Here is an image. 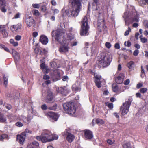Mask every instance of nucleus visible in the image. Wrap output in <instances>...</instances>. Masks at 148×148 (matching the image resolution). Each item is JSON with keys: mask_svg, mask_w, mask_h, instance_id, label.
<instances>
[{"mask_svg": "<svg viewBox=\"0 0 148 148\" xmlns=\"http://www.w3.org/2000/svg\"><path fill=\"white\" fill-rule=\"evenodd\" d=\"M69 1L71 7L70 9L69 16L75 17L78 15L81 9V2L80 0H69Z\"/></svg>", "mask_w": 148, "mask_h": 148, "instance_id": "f257e3e1", "label": "nucleus"}, {"mask_svg": "<svg viewBox=\"0 0 148 148\" xmlns=\"http://www.w3.org/2000/svg\"><path fill=\"white\" fill-rule=\"evenodd\" d=\"M60 38H57L58 42L60 43H63L66 45L60 46L59 48V51L61 53H66L68 52L69 51V47L67 45L72 40L73 38L71 34L69 33L68 34L63 36V42L60 40Z\"/></svg>", "mask_w": 148, "mask_h": 148, "instance_id": "f03ea898", "label": "nucleus"}, {"mask_svg": "<svg viewBox=\"0 0 148 148\" xmlns=\"http://www.w3.org/2000/svg\"><path fill=\"white\" fill-rule=\"evenodd\" d=\"M112 56L110 53L104 56L103 59L99 60L98 63L100 68H104L109 65L112 60Z\"/></svg>", "mask_w": 148, "mask_h": 148, "instance_id": "7ed1b4c3", "label": "nucleus"}, {"mask_svg": "<svg viewBox=\"0 0 148 148\" xmlns=\"http://www.w3.org/2000/svg\"><path fill=\"white\" fill-rule=\"evenodd\" d=\"M64 110L66 112L71 116H73L75 115L76 112V108L74 102H68L63 105Z\"/></svg>", "mask_w": 148, "mask_h": 148, "instance_id": "20e7f679", "label": "nucleus"}, {"mask_svg": "<svg viewBox=\"0 0 148 148\" xmlns=\"http://www.w3.org/2000/svg\"><path fill=\"white\" fill-rule=\"evenodd\" d=\"M56 136L50 133H45L42 134L41 136H37L36 139L40 141H41L43 143L49 142L53 140Z\"/></svg>", "mask_w": 148, "mask_h": 148, "instance_id": "39448f33", "label": "nucleus"}, {"mask_svg": "<svg viewBox=\"0 0 148 148\" xmlns=\"http://www.w3.org/2000/svg\"><path fill=\"white\" fill-rule=\"evenodd\" d=\"M89 27L88 23L87 18L84 16L82 19L81 21V29L80 34L81 36L88 35V32Z\"/></svg>", "mask_w": 148, "mask_h": 148, "instance_id": "423d86ee", "label": "nucleus"}, {"mask_svg": "<svg viewBox=\"0 0 148 148\" xmlns=\"http://www.w3.org/2000/svg\"><path fill=\"white\" fill-rule=\"evenodd\" d=\"M132 100V97H129L127 100L121 107L120 111L122 115H125L129 112L130 106Z\"/></svg>", "mask_w": 148, "mask_h": 148, "instance_id": "0eeeda50", "label": "nucleus"}, {"mask_svg": "<svg viewBox=\"0 0 148 148\" xmlns=\"http://www.w3.org/2000/svg\"><path fill=\"white\" fill-rule=\"evenodd\" d=\"M125 15L126 17H134L132 21V23L134 22H138L139 21L138 15L137 12L135 10H134L132 12H130L127 11L125 13Z\"/></svg>", "mask_w": 148, "mask_h": 148, "instance_id": "6e6552de", "label": "nucleus"}, {"mask_svg": "<svg viewBox=\"0 0 148 148\" xmlns=\"http://www.w3.org/2000/svg\"><path fill=\"white\" fill-rule=\"evenodd\" d=\"M46 102L48 103H52L55 101L52 92L50 91H48L47 95L45 99Z\"/></svg>", "mask_w": 148, "mask_h": 148, "instance_id": "1a4fd4ad", "label": "nucleus"}, {"mask_svg": "<svg viewBox=\"0 0 148 148\" xmlns=\"http://www.w3.org/2000/svg\"><path fill=\"white\" fill-rule=\"evenodd\" d=\"M60 26L61 27L60 29V30L58 32H59V34H56V40H57V38H61L62 37H63V36L64 35H66L67 34H65V30L63 29V27H64V25L63 23H60Z\"/></svg>", "mask_w": 148, "mask_h": 148, "instance_id": "9d476101", "label": "nucleus"}, {"mask_svg": "<svg viewBox=\"0 0 148 148\" xmlns=\"http://www.w3.org/2000/svg\"><path fill=\"white\" fill-rule=\"evenodd\" d=\"M94 82L96 84L97 87L99 88L101 87V77L98 74H94Z\"/></svg>", "mask_w": 148, "mask_h": 148, "instance_id": "9b49d317", "label": "nucleus"}, {"mask_svg": "<svg viewBox=\"0 0 148 148\" xmlns=\"http://www.w3.org/2000/svg\"><path fill=\"white\" fill-rule=\"evenodd\" d=\"M63 135L64 137L65 136L66 140L70 143L73 142L75 138V136L73 134L66 132H64Z\"/></svg>", "mask_w": 148, "mask_h": 148, "instance_id": "f8f14e48", "label": "nucleus"}, {"mask_svg": "<svg viewBox=\"0 0 148 148\" xmlns=\"http://www.w3.org/2000/svg\"><path fill=\"white\" fill-rule=\"evenodd\" d=\"M26 134H25V132H22L19 135H17V140L21 144H23V142L25 140Z\"/></svg>", "mask_w": 148, "mask_h": 148, "instance_id": "ddd939ff", "label": "nucleus"}, {"mask_svg": "<svg viewBox=\"0 0 148 148\" xmlns=\"http://www.w3.org/2000/svg\"><path fill=\"white\" fill-rule=\"evenodd\" d=\"M26 23L27 26L29 27L32 26L34 27L35 25V21L30 16L26 19Z\"/></svg>", "mask_w": 148, "mask_h": 148, "instance_id": "4468645a", "label": "nucleus"}, {"mask_svg": "<svg viewBox=\"0 0 148 148\" xmlns=\"http://www.w3.org/2000/svg\"><path fill=\"white\" fill-rule=\"evenodd\" d=\"M40 41L43 45H46L48 42V39L45 35H41L40 36Z\"/></svg>", "mask_w": 148, "mask_h": 148, "instance_id": "2eb2a0df", "label": "nucleus"}, {"mask_svg": "<svg viewBox=\"0 0 148 148\" xmlns=\"http://www.w3.org/2000/svg\"><path fill=\"white\" fill-rule=\"evenodd\" d=\"M84 137L86 139H91L92 138L93 135L92 132L89 130H86L84 131Z\"/></svg>", "mask_w": 148, "mask_h": 148, "instance_id": "dca6fc26", "label": "nucleus"}, {"mask_svg": "<svg viewBox=\"0 0 148 148\" xmlns=\"http://www.w3.org/2000/svg\"><path fill=\"white\" fill-rule=\"evenodd\" d=\"M1 35L6 38L8 36V34L5 27L0 26V36Z\"/></svg>", "mask_w": 148, "mask_h": 148, "instance_id": "f3484780", "label": "nucleus"}, {"mask_svg": "<svg viewBox=\"0 0 148 148\" xmlns=\"http://www.w3.org/2000/svg\"><path fill=\"white\" fill-rule=\"evenodd\" d=\"M6 6V3L5 0H0V7L2 12H5L6 11V9L5 8Z\"/></svg>", "mask_w": 148, "mask_h": 148, "instance_id": "a211bd4d", "label": "nucleus"}, {"mask_svg": "<svg viewBox=\"0 0 148 148\" xmlns=\"http://www.w3.org/2000/svg\"><path fill=\"white\" fill-rule=\"evenodd\" d=\"M22 25L20 23H18L16 25H13L10 27V29L12 32L16 31L18 29H21Z\"/></svg>", "mask_w": 148, "mask_h": 148, "instance_id": "6ab92c4d", "label": "nucleus"}, {"mask_svg": "<svg viewBox=\"0 0 148 148\" xmlns=\"http://www.w3.org/2000/svg\"><path fill=\"white\" fill-rule=\"evenodd\" d=\"M48 116L50 118L51 121L52 122L56 121V113L52 111L49 112L47 114Z\"/></svg>", "mask_w": 148, "mask_h": 148, "instance_id": "aec40b11", "label": "nucleus"}, {"mask_svg": "<svg viewBox=\"0 0 148 148\" xmlns=\"http://www.w3.org/2000/svg\"><path fill=\"white\" fill-rule=\"evenodd\" d=\"M72 89L73 91L74 92H77L81 90V88L79 86L75 84L72 86Z\"/></svg>", "mask_w": 148, "mask_h": 148, "instance_id": "412c9836", "label": "nucleus"}, {"mask_svg": "<svg viewBox=\"0 0 148 148\" xmlns=\"http://www.w3.org/2000/svg\"><path fill=\"white\" fill-rule=\"evenodd\" d=\"M13 56L15 62L19 60L20 55L16 51H14L13 52Z\"/></svg>", "mask_w": 148, "mask_h": 148, "instance_id": "4be33fe9", "label": "nucleus"}, {"mask_svg": "<svg viewBox=\"0 0 148 148\" xmlns=\"http://www.w3.org/2000/svg\"><path fill=\"white\" fill-rule=\"evenodd\" d=\"M8 77L4 75L3 77V81L4 85L6 87H7L8 86Z\"/></svg>", "mask_w": 148, "mask_h": 148, "instance_id": "5701e85b", "label": "nucleus"}, {"mask_svg": "<svg viewBox=\"0 0 148 148\" xmlns=\"http://www.w3.org/2000/svg\"><path fill=\"white\" fill-rule=\"evenodd\" d=\"M116 81L117 84H121L123 81V78L120 76H118L116 79Z\"/></svg>", "mask_w": 148, "mask_h": 148, "instance_id": "b1692460", "label": "nucleus"}, {"mask_svg": "<svg viewBox=\"0 0 148 148\" xmlns=\"http://www.w3.org/2000/svg\"><path fill=\"white\" fill-rule=\"evenodd\" d=\"M6 120V119L4 115L0 112V121L5 122Z\"/></svg>", "mask_w": 148, "mask_h": 148, "instance_id": "393cba45", "label": "nucleus"}, {"mask_svg": "<svg viewBox=\"0 0 148 148\" xmlns=\"http://www.w3.org/2000/svg\"><path fill=\"white\" fill-rule=\"evenodd\" d=\"M134 63L132 61H131L127 64V67L130 69H133L134 68L133 66Z\"/></svg>", "mask_w": 148, "mask_h": 148, "instance_id": "a878e982", "label": "nucleus"}, {"mask_svg": "<svg viewBox=\"0 0 148 148\" xmlns=\"http://www.w3.org/2000/svg\"><path fill=\"white\" fill-rule=\"evenodd\" d=\"M33 14L37 16H38L40 15V13L39 11L37 10L34 9L32 11Z\"/></svg>", "mask_w": 148, "mask_h": 148, "instance_id": "bb28decb", "label": "nucleus"}, {"mask_svg": "<svg viewBox=\"0 0 148 148\" xmlns=\"http://www.w3.org/2000/svg\"><path fill=\"white\" fill-rule=\"evenodd\" d=\"M61 78V76L60 74V72L56 69V81L60 80Z\"/></svg>", "mask_w": 148, "mask_h": 148, "instance_id": "cd10ccee", "label": "nucleus"}, {"mask_svg": "<svg viewBox=\"0 0 148 148\" xmlns=\"http://www.w3.org/2000/svg\"><path fill=\"white\" fill-rule=\"evenodd\" d=\"M34 52L37 54L41 55V50L38 47H36L34 49Z\"/></svg>", "mask_w": 148, "mask_h": 148, "instance_id": "c85d7f7f", "label": "nucleus"}, {"mask_svg": "<svg viewBox=\"0 0 148 148\" xmlns=\"http://www.w3.org/2000/svg\"><path fill=\"white\" fill-rule=\"evenodd\" d=\"M10 43L14 47H16L18 45V43L17 42H15L13 39H11L10 41Z\"/></svg>", "mask_w": 148, "mask_h": 148, "instance_id": "c756f323", "label": "nucleus"}, {"mask_svg": "<svg viewBox=\"0 0 148 148\" xmlns=\"http://www.w3.org/2000/svg\"><path fill=\"white\" fill-rule=\"evenodd\" d=\"M123 148H131L130 143L129 142H125L123 145Z\"/></svg>", "mask_w": 148, "mask_h": 148, "instance_id": "7c9ffc66", "label": "nucleus"}, {"mask_svg": "<svg viewBox=\"0 0 148 148\" xmlns=\"http://www.w3.org/2000/svg\"><path fill=\"white\" fill-rule=\"evenodd\" d=\"M51 35L52 36V41H53L54 40H56V30L52 31Z\"/></svg>", "mask_w": 148, "mask_h": 148, "instance_id": "2f4dec72", "label": "nucleus"}, {"mask_svg": "<svg viewBox=\"0 0 148 148\" xmlns=\"http://www.w3.org/2000/svg\"><path fill=\"white\" fill-rule=\"evenodd\" d=\"M96 122L97 124H103L104 123V121L100 119H97L96 120Z\"/></svg>", "mask_w": 148, "mask_h": 148, "instance_id": "473e14b6", "label": "nucleus"}, {"mask_svg": "<svg viewBox=\"0 0 148 148\" xmlns=\"http://www.w3.org/2000/svg\"><path fill=\"white\" fill-rule=\"evenodd\" d=\"M34 148H38L39 144L36 141H34L32 143Z\"/></svg>", "mask_w": 148, "mask_h": 148, "instance_id": "72a5a7b5", "label": "nucleus"}, {"mask_svg": "<svg viewBox=\"0 0 148 148\" xmlns=\"http://www.w3.org/2000/svg\"><path fill=\"white\" fill-rule=\"evenodd\" d=\"M147 89L146 88H141L140 90L139 91L141 93L144 94L147 92Z\"/></svg>", "mask_w": 148, "mask_h": 148, "instance_id": "f704fd0d", "label": "nucleus"}, {"mask_svg": "<svg viewBox=\"0 0 148 148\" xmlns=\"http://www.w3.org/2000/svg\"><path fill=\"white\" fill-rule=\"evenodd\" d=\"M50 66L53 69H55L56 68V62L53 60V61L51 62L50 63Z\"/></svg>", "mask_w": 148, "mask_h": 148, "instance_id": "c9c22d12", "label": "nucleus"}, {"mask_svg": "<svg viewBox=\"0 0 148 148\" xmlns=\"http://www.w3.org/2000/svg\"><path fill=\"white\" fill-rule=\"evenodd\" d=\"M105 105L107 106L110 108L111 109L113 108V104L112 103H109L108 102H106L105 103Z\"/></svg>", "mask_w": 148, "mask_h": 148, "instance_id": "e433bc0d", "label": "nucleus"}, {"mask_svg": "<svg viewBox=\"0 0 148 148\" xmlns=\"http://www.w3.org/2000/svg\"><path fill=\"white\" fill-rule=\"evenodd\" d=\"M47 66L45 65V62L42 63L40 65V69L44 70Z\"/></svg>", "mask_w": 148, "mask_h": 148, "instance_id": "4c0bfd02", "label": "nucleus"}, {"mask_svg": "<svg viewBox=\"0 0 148 148\" xmlns=\"http://www.w3.org/2000/svg\"><path fill=\"white\" fill-rule=\"evenodd\" d=\"M15 125L18 127H21L23 125V124L21 122H18L15 123Z\"/></svg>", "mask_w": 148, "mask_h": 148, "instance_id": "58836bf2", "label": "nucleus"}, {"mask_svg": "<svg viewBox=\"0 0 148 148\" xmlns=\"http://www.w3.org/2000/svg\"><path fill=\"white\" fill-rule=\"evenodd\" d=\"M140 38L141 42L143 43H145L147 41V39L145 37L141 38L140 36Z\"/></svg>", "mask_w": 148, "mask_h": 148, "instance_id": "ea45409f", "label": "nucleus"}, {"mask_svg": "<svg viewBox=\"0 0 148 148\" xmlns=\"http://www.w3.org/2000/svg\"><path fill=\"white\" fill-rule=\"evenodd\" d=\"M131 31V29L130 27H129L128 28V29L124 33V35L125 36H127L129 34V33Z\"/></svg>", "mask_w": 148, "mask_h": 148, "instance_id": "a19ab883", "label": "nucleus"}, {"mask_svg": "<svg viewBox=\"0 0 148 148\" xmlns=\"http://www.w3.org/2000/svg\"><path fill=\"white\" fill-rule=\"evenodd\" d=\"M4 106H5L6 109L10 110L12 108V106L9 104H4Z\"/></svg>", "mask_w": 148, "mask_h": 148, "instance_id": "79ce46f5", "label": "nucleus"}, {"mask_svg": "<svg viewBox=\"0 0 148 148\" xmlns=\"http://www.w3.org/2000/svg\"><path fill=\"white\" fill-rule=\"evenodd\" d=\"M97 3H95L94 2L92 4V8L93 9V10H97V7H96V8H95V6L96 5Z\"/></svg>", "mask_w": 148, "mask_h": 148, "instance_id": "37998d69", "label": "nucleus"}, {"mask_svg": "<svg viewBox=\"0 0 148 148\" xmlns=\"http://www.w3.org/2000/svg\"><path fill=\"white\" fill-rule=\"evenodd\" d=\"M64 89L62 87H60L58 88V89L57 90V92L60 93H62Z\"/></svg>", "mask_w": 148, "mask_h": 148, "instance_id": "c03bdc74", "label": "nucleus"}, {"mask_svg": "<svg viewBox=\"0 0 148 148\" xmlns=\"http://www.w3.org/2000/svg\"><path fill=\"white\" fill-rule=\"evenodd\" d=\"M118 87L117 86H115L112 87L113 90L114 92H116L118 90Z\"/></svg>", "mask_w": 148, "mask_h": 148, "instance_id": "a18cd8bd", "label": "nucleus"}, {"mask_svg": "<svg viewBox=\"0 0 148 148\" xmlns=\"http://www.w3.org/2000/svg\"><path fill=\"white\" fill-rule=\"evenodd\" d=\"M21 36L20 35H17L15 38V39L17 41H19L21 40Z\"/></svg>", "mask_w": 148, "mask_h": 148, "instance_id": "49530a36", "label": "nucleus"}, {"mask_svg": "<svg viewBox=\"0 0 148 148\" xmlns=\"http://www.w3.org/2000/svg\"><path fill=\"white\" fill-rule=\"evenodd\" d=\"M32 6L35 8H39L40 7V5L39 4H33Z\"/></svg>", "mask_w": 148, "mask_h": 148, "instance_id": "de8ad7c7", "label": "nucleus"}, {"mask_svg": "<svg viewBox=\"0 0 148 148\" xmlns=\"http://www.w3.org/2000/svg\"><path fill=\"white\" fill-rule=\"evenodd\" d=\"M126 42H125V43H124V45H125L126 46L128 47H129L131 46V42L129 41H127V45H126Z\"/></svg>", "mask_w": 148, "mask_h": 148, "instance_id": "09e8293b", "label": "nucleus"}, {"mask_svg": "<svg viewBox=\"0 0 148 148\" xmlns=\"http://www.w3.org/2000/svg\"><path fill=\"white\" fill-rule=\"evenodd\" d=\"M105 46L108 48H110L111 46V44L108 42H106L105 43Z\"/></svg>", "mask_w": 148, "mask_h": 148, "instance_id": "8fccbe9b", "label": "nucleus"}, {"mask_svg": "<svg viewBox=\"0 0 148 148\" xmlns=\"http://www.w3.org/2000/svg\"><path fill=\"white\" fill-rule=\"evenodd\" d=\"M44 70V72L45 74H47L50 70L48 68V66Z\"/></svg>", "mask_w": 148, "mask_h": 148, "instance_id": "3c124183", "label": "nucleus"}, {"mask_svg": "<svg viewBox=\"0 0 148 148\" xmlns=\"http://www.w3.org/2000/svg\"><path fill=\"white\" fill-rule=\"evenodd\" d=\"M23 132L25 133V134H26V133H29L30 134H31L32 133V131L30 130H29L28 129H26L25 130V131Z\"/></svg>", "mask_w": 148, "mask_h": 148, "instance_id": "603ef678", "label": "nucleus"}, {"mask_svg": "<svg viewBox=\"0 0 148 148\" xmlns=\"http://www.w3.org/2000/svg\"><path fill=\"white\" fill-rule=\"evenodd\" d=\"M41 108L43 110H46L47 108V107L45 104H44L42 105Z\"/></svg>", "mask_w": 148, "mask_h": 148, "instance_id": "864d4df0", "label": "nucleus"}, {"mask_svg": "<svg viewBox=\"0 0 148 148\" xmlns=\"http://www.w3.org/2000/svg\"><path fill=\"white\" fill-rule=\"evenodd\" d=\"M130 82V80L129 79H127L124 82V84L126 85H128Z\"/></svg>", "mask_w": 148, "mask_h": 148, "instance_id": "5fc2aeb1", "label": "nucleus"}, {"mask_svg": "<svg viewBox=\"0 0 148 148\" xmlns=\"http://www.w3.org/2000/svg\"><path fill=\"white\" fill-rule=\"evenodd\" d=\"M139 53V51L138 50H136L134 51L133 53V55L135 56H137Z\"/></svg>", "mask_w": 148, "mask_h": 148, "instance_id": "6e6d98bb", "label": "nucleus"}, {"mask_svg": "<svg viewBox=\"0 0 148 148\" xmlns=\"http://www.w3.org/2000/svg\"><path fill=\"white\" fill-rule=\"evenodd\" d=\"M47 53V51L45 49H43L42 51L41 50V55H43L44 54H46Z\"/></svg>", "mask_w": 148, "mask_h": 148, "instance_id": "4d7b16f0", "label": "nucleus"}, {"mask_svg": "<svg viewBox=\"0 0 148 148\" xmlns=\"http://www.w3.org/2000/svg\"><path fill=\"white\" fill-rule=\"evenodd\" d=\"M48 109L50 110H56V105H54L52 107H50L48 108Z\"/></svg>", "mask_w": 148, "mask_h": 148, "instance_id": "13d9d810", "label": "nucleus"}, {"mask_svg": "<svg viewBox=\"0 0 148 148\" xmlns=\"http://www.w3.org/2000/svg\"><path fill=\"white\" fill-rule=\"evenodd\" d=\"M32 35L34 37L36 38L38 35V33L36 32H34L32 33Z\"/></svg>", "mask_w": 148, "mask_h": 148, "instance_id": "bf43d9fd", "label": "nucleus"}, {"mask_svg": "<svg viewBox=\"0 0 148 148\" xmlns=\"http://www.w3.org/2000/svg\"><path fill=\"white\" fill-rule=\"evenodd\" d=\"M114 47L116 49H119L120 48L119 44L117 43H116L115 44Z\"/></svg>", "mask_w": 148, "mask_h": 148, "instance_id": "052dcab7", "label": "nucleus"}, {"mask_svg": "<svg viewBox=\"0 0 148 148\" xmlns=\"http://www.w3.org/2000/svg\"><path fill=\"white\" fill-rule=\"evenodd\" d=\"M50 77L49 75H44L43 76V78L45 80H48L49 79Z\"/></svg>", "mask_w": 148, "mask_h": 148, "instance_id": "680f3d73", "label": "nucleus"}, {"mask_svg": "<svg viewBox=\"0 0 148 148\" xmlns=\"http://www.w3.org/2000/svg\"><path fill=\"white\" fill-rule=\"evenodd\" d=\"M63 81H66L68 79V77L67 76H65L62 77Z\"/></svg>", "mask_w": 148, "mask_h": 148, "instance_id": "e2e57ef3", "label": "nucleus"}, {"mask_svg": "<svg viewBox=\"0 0 148 148\" xmlns=\"http://www.w3.org/2000/svg\"><path fill=\"white\" fill-rule=\"evenodd\" d=\"M143 86V84L141 83H139L137 84V88L139 89Z\"/></svg>", "mask_w": 148, "mask_h": 148, "instance_id": "0e129e2a", "label": "nucleus"}, {"mask_svg": "<svg viewBox=\"0 0 148 148\" xmlns=\"http://www.w3.org/2000/svg\"><path fill=\"white\" fill-rule=\"evenodd\" d=\"M144 24L147 28H148V21L147 20H145L144 21Z\"/></svg>", "mask_w": 148, "mask_h": 148, "instance_id": "69168bd1", "label": "nucleus"}, {"mask_svg": "<svg viewBox=\"0 0 148 148\" xmlns=\"http://www.w3.org/2000/svg\"><path fill=\"white\" fill-rule=\"evenodd\" d=\"M91 53L92 54H93L95 52V47H92L91 48Z\"/></svg>", "mask_w": 148, "mask_h": 148, "instance_id": "338daca9", "label": "nucleus"}, {"mask_svg": "<svg viewBox=\"0 0 148 148\" xmlns=\"http://www.w3.org/2000/svg\"><path fill=\"white\" fill-rule=\"evenodd\" d=\"M1 135L3 139L7 138L8 137V135L5 134H2Z\"/></svg>", "mask_w": 148, "mask_h": 148, "instance_id": "774afa93", "label": "nucleus"}]
</instances>
